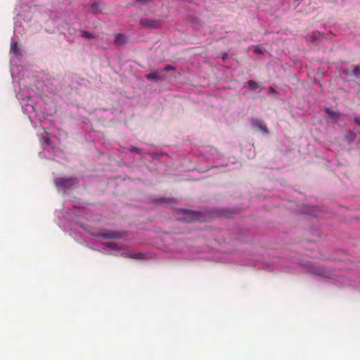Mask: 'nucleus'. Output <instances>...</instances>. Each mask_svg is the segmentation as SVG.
<instances>
[{
	"instance_id": "obj_15",
	"label": "nucleus",
	"mask_w": 360,
	"mask_h": 360,
	"mask_svg": "<svg viewBox=\"0 0 360 360\" xmlns=\"http://www.w3.org/2000/svg\"><path fill=\"white\" fill-rule=\"evenodd\" d=\"M253 51L257 54V55H261L263 53V50H262V48L261 46L258 45V46H256L255 48H254V50Z\"/></svg>"
},
{
	"instance_id": "obj_6",
	"label": "nucleus",
	"mask_w": 360,
	"mask_h": 360,
	"mask_svg": "<svg viewBox=\"0 0 360 360\" xmlns=\"http://www.w3.org/2000/svg\"><path fill=\"white\" fill-rule=\"evenodd\" d=\"M128 42L127 37L123 34H116L114 43L116 46H121Z\"/></svg>"
},
{
	"instance_id": "obj_14",
	"label": "nucleus",
	"mask_w": 360,
	"mask_h": 360,
	"mask_svg": "<svg viewBox=\"0 0 360 360\" xmlns=\"http://www.w3.org/2000/svg\"><path fill=\"white\" fill-rule=\"evenodd\" d=\"M98 4L96 3V2H94L91 4V11L92 12L96 14V13H98Z\"/></svg>"
},
{
	"instance_id": "obj_10",
	"label": "nucleus",
	"mask_w": 360,
	"mask_h": 360,
	"mask_svg": "<svg viewBox=\"0 0 360 360\" xmlns=\"http://www.w3.org/2000/svg\"><path fill=\"white\" fill-rule=\"evenodd\" d=\"M352 75H354L356 77H358L360 73V67L356 65H352Z\"/></svg>"
},
{
	"instance_id": "obj_1",
	"label": "nucleus",
	"mask_w": 360,
	"mask_h": 360,
	"mask_svg": "<svg viewBox=\"0 0 360 360\" xmlns=\"http://www.w3.org/2000/svg\"><path fill=\"white\" fill-rule=\"evenodd\" d=\"M78 184L76 177H58L54 179V184L58 190H69Z\"/></svg>"
},
{
	"instance_id": "obj_3",
	"label": "nucleus",
	"mask_w": 360,
	"mask_h": 360,
	"mask_svg": "<svg viewBox=\"0 0 360 360\" xmlns=\"http://www.w3.org/2000/svg\"><path fill=\"white\" fill-rule=\"evenodd\" d=\"M140 25L144 28H159L162 25V21L157 19L142 18Z\"/></svg>"
},
{
	"instance_id": "obj_4",
	"label": "nucleus",
	"mask_w": 360,
	"mask_h": 360,
	"mask_svg": "<svg viewBox=\"0 0 360 360\" xmlns=\"http://www.w3.org/2000/svg\"><path fill=\"white\" fill-rule=\"evenodd\" d=\"M122 252L120 253H115V255H120L121 257L129 258L131 259H136V260H142L144 259V255L142 253L140 252H130L128 250H123L122 249Z\"/></svg>"
},
{
	"instance_id": "obj_12",
	"label": "nucleus",
	"mask_w": 360,
	"mask_h": 360,
	"mask_svg": "<svg viewBox=\"0 0 360 360\" xmlns=\"http://www.w3.org/2000/svg\"><path fill=\"white\" fill-rule=\"evenodd\" d=\"M248 86L250 87V89L252 91H255L259 88V84H257V82H256L253 80H250L248 82Z\"/></svg>"
},
{
	"instance_id": "obj_7",
	"label": "nucleus",
	"mask_w": 360,
	"mask_h": 360,
	"mask_svg": "<svg viewBox=\"0 0 360 360\" xmlns=\"http://www.w3.org/2000/svg\"><path fill=\"white\" fill-rule=\"evenodd\" d=\"M184 214L187 216L185 219L188 221L194 220H200V213L197 212H193L191 210H186Z\"/></svg>"
},
{
	"instance_id": "obj_20",
	"label": "nucleus",
	"mask_w": 360,
	"mask_h": 360,
	"mask_svg": "<svg viewBox=\"0 0 360 360\" xmlns=\"http://www.w3.org/2000/svg\"><path fill=\"white\" fill-rule=\"evenodd\" d=\"M354 122L360 125V119L359 118H354Z\"/></svg>"
},
{
	"instance_id": "obj_11",
	"label": "nucleus",
	"mask_w": 360,
	"mask_h": 360,
	"mask_svg": "<svg viewBox=\"0 0 360 360\" xmlns=\"http://www.w3.org/2000/svg\"><path fill=\"white\" fill-rule=\"evenodd\" d=\"M11 51L15 55L18 56L19 53L18 45L17 42H13L11 46Z\"/></svg>"
},
{
	"instance_id": "obj_8",
	"label": "nucleus",
	"mask_w": 360,
	"mask_h": 360,
	"mask_svg": "<svg viewBox=\"0 0 360 360\" xmlns=\"http://www.w3.org/2000/svg\"><path fill=\"white\" fill-rule=\"evenodd\" d=\"M161 72L160 70H158L156 72H150L146 75V79L148 80H155V81H159L162 80L164 79L163 77L160 76L159 73Z\"/></svg>"
},
{
	"instance_id": "obj_2",
	"label": "nucleus",
	"mask_w": 360,
	"mask_h": 360,
	"mask_svg": "<svg viewBox=\"0 0 360 360\" xmlns=\"http://www.w3.org/2000/svg\"><path fill=\"white\" fill-rule=\"evenodd\" d=\"M98 236L105 239H120L125 236V232L107 230L99 233Z\"/></svg>"
},
{
	"instance_id": "obj_5",
	"label": "nucleus",
	"mask_w": 360,
	"mask_h": 360,
	"mask_svg": "<svg viewBox=\"0 0 360 360\" xmlns=\"http://www.w3.org/2000/svg\"><path fill=\"white\" fill-rule=\"evenodd\" d=\"M252 126L257 130L261 131L264 134L269 133V129H267L266 126L264 124V122L262 120H253Z\"/></svg>"
},
{
	"instance_id": "obj_18",
	"label": "nucleus",
	"mask_w": 360,
	"mask_h": 360,
	"mask_svg": "<svg viewBox=\"0 0 360 360\" xmlns=\"http://www.w3.org/2000/svg\"><path fill=\"white\" fill-rule=\"evenodd\" d=\"M342 72L345 75H352V71H350L349 69H343Z\"/></svg>"
},
{
	"instance_id": "obj_13",
	"label": "nucleus",
	"mask_w": 360,
	"mask_h": 360,
	"mask_svg": "<svg viewBox=\"0 0 360 360\" xmlns=\"http://www.w3.org/2000/svg\"><path fill=\"white\" fill-rule=\"evenodd\" d=\"M82 36L85 39H92L94 37V34L88 31H83Z\"/></svg>"
},
{
	"instance_id": "obj_9",
	"label": "nucleus",
	"mask_w": 360,
	"mask_h": 360,
	"mask_svg": "<svg viewBox=\"0 0 360 360\" xmlns=\"http://www.w3.org/2000/svg\"><path fill=\"white\" fill-rule=\"evenodd\" d=\"M104 245L105 247L109 248L117 252L122 250V248L120 247L118 244L115 242H108L105 243Z\"/></svg>"
},
{
	"instance_id": "obj_19",
	"label": "nucleus",
	"mask_w": 360,
	"mask_h": 360,
	"mask_svg": "<svg viewBox=\"0 0 360 360\" xmlns=\"http://www.w3.org/2000/svg\"><path fill=\"white\" fill-rule=\"evenodd\" d=\"M136 1L141 3V4H147L148 2H150L152 0H136Z\"/></svg>"
},
{
	"instance_id": "obj_16",
	"label": "nucleus",
	"mask_w": 360,
	"mask_h": 360,
	"mask_svg": "<svg viewBox=\"0 0 360 360\" xmlns=\"http://www.w3.org/2000/svg\"><path fill=\"white\" fill-rule=\"evenodd\" d=\"M175 70V68L172 65H166L164 68L162 69H160V71L162 72V71H169V70Z\"/></svg>"
},
{
	"instance_id": "obj_17",
	"label": "nucleus",
	"mask_w": 360,
	"mask_h": 360,
	"mask_svg": "<svg viewBox=\"0 0 360 360\" xmlns=\"http://www.w3.org/2000/svg\"><path fill=\"white\" fill-rule=\"evenodd\" d=\"M316 274H317L321 276H327V274L325 273L324 270L322 269H320L318 271L316 272Z\"/></svg>"
}]
</instances>
